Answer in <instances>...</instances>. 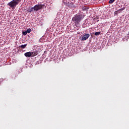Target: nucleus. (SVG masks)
Here are the masks:
<instances>
[{
	"label": "nucleus",
	"instance_id": "obj_1",
	"mask_svg": "<svg viewBox=\"0 0 129 129\" xmlns=\"http://www.w3.org/2000/svg\"><path fill=\"white\" fill-rule=\"evenodd\" d=\"M21 2V0H12V1L8 3L7 5L10 6V8H12L13 10H14Z\"/></svg>",
	"mask_w": 129,
	"mask_h": 129
},
{
	"label": "nucleus",
	"instance_id": "obj_2",
	"mask_svg": "<svg viewBox=\"0 0 129 129\" xmlns=\"http://www.w3.org/2000/svg\"><path fill=\"white\" fill-rule=\"evenodd\" d=\"M44 7L45 5L38 4L36 5H35L34 7L29 9L27 11H28V12L29 13H32L33 12V10L35 11H38L41 9H42Z\"/></svg>",
	"mask_w": 129,
	"mask_h": 129
},
{
	"label": "nucleus",
	"instance_id": "obj_3",
	"mask_svg": "<svg viewBox=\"0 0 129 129\" xmlns=\"http://www.w3.org/2000/svg\"><path fill=\"white\" fill-rule=\"evenodd\" d=\"M83 18V17H82V15H77L75 16V17H73L72 20L74 22H75L76 24H78L81 22V21H82Z\"/></svg>",
	"mask_w": 129,
	"mask_h": 129
},
{
	"label": "nucleus",
	"instance_id": "obj_4",
	"mask_svg": "<svg viewBox=\"0 0 129 129\" xmlns=\"http://www.w3.org/2000/svg\"><path fill=\"white\" fill-rule=\"evenodd\" d=\"M90 37L89 34H87L86 35H84L83 37L81 38V40L85 41L88 39Z\"/></svg>",
	"mask_w": 129,
	"mask_h": 129
},
{
	"label": "nucleus",
	"instance_id": "obj_5",
	"mask_svg": "<svg viewBox=\"0 0 129 129\" xmlns=\"http://www.w3.org/2000/svg\"><path fill=\"white\" fill-rule=\"evenodd\" d=\"M24 55L26 57H32V54H31V52L25 53Z\"/></svg>",
	"mask_w": 129,
	"mask_h": 129
},
{
	"label": "nucleus",
	"instance_id": "obj_6",
	"mask_svg": "<svg viewBox=\"0 0 129 129\" xmlns=\"http://www.w3.org/2000/svg\"><path fill=\"white\" fill-rule=\"evenodd\" d=\"M31 53L32 57H34V56H36L37 55H38V51L37 50H35L34 52H32Z\"/></svg>",
	"mask_w": 129,
	"mask_h": 129
},
{
	"label": "nucleus",
	"instance_id": "obj_7",
	"mask_svg": "<svg viewBox=\"0 0 129 129\" xmlns=\"http://www.w3.org/2000/svg\"><path fill=\"white\" fill-rule=\"evenodd\" d=\"M68 7H71V8L74 7V5H73V3H69L68 4Z\"/></svg>",
	"mask_w": 129,
	"mask_h": 129
},
{
	"label": "nucleus",
	"instance_id": "obj_8",
	"mask_svg": "<svg viewBox=\"0 0 129 129\" xmlns=\"http://www.w3.org/2000/svg\"><path fill=\"white\" fill-rule=\"evenodd\" d=\"M27 45V44H24V45H21L19 46V48H22V49H24V48H26Z\"/></svg>",
	"mask_w": 129,
	"mask_h": 129
},
{
	"label": "nucleus",
	"instance_id": "obj_9",
	"mask_svg": "<svg viewBox=\"0 0 129 129\" xmlns=\"http://www.w3.org/2000/svg\"><path fill=\"white\" fill-rule=\"evenodd\" d=\"M26 32L29 33L31 32V29L29 28L28 29H27V31Z\"/></svg>",
	"mask_w": 129,
	"mask_h": 129
},
{
	"label": "nucleus",
	"instance_id": "obj_10",
	"mask_svg": "<svg viewBox=\"0 0 129 129\" xmlns=\"http://www.w3.org/2000/svg\"><path fill=\"white\" fill-rule=\"evenodd\" d=\"M100 34V32H97L95 33V36L99 35Z\"/></svg>",
	"mask_w": 129,
	"mask_h": 129
},
{
	"label": "nucleus",
	"instance_id": "obj_11",
	"mask_svg": "<svg viewBox=\"0 0 129 129\" xmlns=\"http://www.w3.org/2000/svg\"><path fill=\"white\" fill-rule=\"evenodd\" d=\"M28 33L26 31H23L22 32V34L24 35H26Z\"/></svg>",
	"mask_w": 129,
	"mask_h": 129
},
{
	"label": "nucleus",
	"instance_id": "obj_12",
	"mask_svg": "<svg viewBox=\"0 0 129 129\" xmlns=\"http://www.w3.org/2000/svg\"><path fill=\"white\" fill-rule=\"evenodd\" d=\"M82 10L83 11H86L87 10L86 7L85 6L83 7V8H82Z\"/></svg>",
	"mask_w": 129,
	"mask_h": 129
},
{
	"label": "nucleus",
	"instance_id": "obj_13",
	"mask_svg": "<svg viewBox=\"0 0 129 129\" xmlns=\"http://www.w3.org/2000/svg\"><path fill=\"white\" fill-rule=\"evenodd\" d=\"M114 1H115V0H110L109 4H112V3H114Z\"/></svg>",
	"mask_w": 129,
	"mask_h": 129
},
{
	"label": "nucleus",
	"instance_id": "obj_14",
	"mask_svg": "<svg viewBox=\"0 0 129 129\" xmlns=\"http://www.w3.org/2000/svg\"><path fill=\"white\" fill-rule=\"evenodd\" d=\"M122 11L120 9L118 10L117 11H115V13H118L119 12H122Z\"/></svg>",
	"mask_w": 129,
	"mask_h": 129
},
{
	"label": "nucleus",
	"instance_id": "obj_15",
	"mask_svg": "<svg viewBox=\"0 0 129 129\" xmlns=\"http://www.w3.org/2000/svg\"><path fill=\"white\" fill-rule=\"evenodd\" d=\"M125 9V8H122L121 9H120V10L122 11H124Z\"/></svg>",
	"mask_w": 129,
	"mask_h": 129
},
{
	"label": "nucleus",
	"instance_id": "obj_16",
	"mask_svg": "<svg viewBox=\"0 0 129 129\" xmlns=\"http://www.w3.org/2000/svg\"><path fill=\"white\" fill-rule=\"evenodd\" d=\"M125 9V8H122L121 9H120V10L122 11H124Z\"/></svg>",
	"mask_w": 129,
	"mask_h": 129
}]
</instances>
